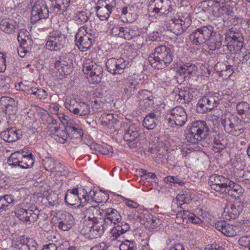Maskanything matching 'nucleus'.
Returning <instances> with one entry per match:
<instances>
[{"mask_svg":"<svg viewBox=\"0 0 250 250\" xmlns=\"http://www.w3.org/2000/svg\"><path fill=\"white\" fill-rule=\"evenodd\" d=\"M234 7V2L232 0H228L226 2L225 5L218 7L219 11V17L221 16L224 14L230 15L231 17L234 16V12H233V8Z\"/></svg>","mask_w":250,"mask_h":250,"instance_id":"obj_42","label":"nucleus"},{"mask_svg":"<svg viewBox=\"0 0 250 250\" xmlns=\"http://www.w3.org/2000/svg\"><path fill=\"white\" fill-rule=\"evenodd\" d=\"M226 140L219 135L214 137L212 146L213 151L215 153L220 152L224 149L226 147Z\"/></svg>","mask_w":250,"mask_h":250,"instance_id":"obj_44","label":"nucleus"},{"mask_svg":"<svg viewBox=\"0 0 250 250\" xmlns=\"http://www.w3.org/2000/svg\"><path fill=\"white\" fill-rule=\"evenodd\" d=\"M52 1L53 2L54 0H52ZM54 1L55 3L52 4V8H53V12L55 14H59L61 10H64L65 9H63V6L62 4L58 3L57 0H54Z\"/></svg>","mask_w":250,"mask_h":250,"instance_id":"obj_60","label":"nucleus"},{"mask_svg":"<svg viewBox=\"0 0 250 250\" xmlns=\"http://www.w3.org/2000/svg\"><path fill=\"white\" fill-rule=\"evenodd\" d=\"M73 54L70 52L62 54L56 61L55 68L62 76L69 74L72 71Z\"/></svg>","mask_w":250,"mask_h":250,"instance_id":"obj_14","label":"nucleus"},{"mask_svg":"<svg viewBox=\"0 0 250 250\" xmlns=\"http://www.w3.org/2000/svg\"><path fill=\"white\" fill-rule=\"evenodd\" d=\"M120 250H136V244L133 241H127L125 243L120 245Z\"/></svg>","mask_w":250,"mask_h":250,"instance_id":"obj_55","label":"nucleus"},{"mask_svg":"<svg viewBox=\"0 0 250 250\" xmlns=\"http://www.w3.org/2000/svg\"><path fill=\"white\" fill-rule=\"evenodd\" d=\"M78 189L73 188L68 189L65 195V202L70 206L77 205L79 204Z\"/></svg>","mask_w":250,"mask_h":250,"instance_id":"obj_34","label":"nucleus"},{"mask_svg":"<svg viewBox=\"0 0 250 250\" xmlns=\"http://www.w3.org/2000/svg\"><path fill=\"white\" fill-rule=\"evenodd\" d=\"M100 214L102 217L108 218L111 222H114V225L121 223L122 217L119 212L113 208H107L101 209Z\"/></svg>","mask_w":250,"mask_h":250,"instance_id":"obj_29","label":"nucleus"},{"mask_svg":"<svg viewBox=\"0 0 250 250\" xmlns=\"http://www.w3.org/2000/svg\"><path fill=\"white\" fill-rule=\"evenodd\" d=\"M244 189L238 184L235 183V205L237 204V208L235 207V209H237L238 212H235V215H239L243 211L244 208L243 199L241 198L243 196Z\"/></svg>","mask_w":250,"mask_h":250,"instance_id":"obj_31","label":"nucleus"},{"mask_svg":"<svg viewBox=\"0 0 250 250\" xmlns=\"http://www.w3.org/2000/svg\"><path fill=\"white\" fill-rule=\"evenodd\" d=\"M113 115L112 114L104 113L102 115V122L103 124L107 125L110 123H113Z\"/></svg>","mask_w":250,"mask_h":250,"instance_id":"obj_59","label":"nucleus"},{"mask_svg":"<svg viewBox=\"0 0 250 250\" xmlns=\"http://www.w3.org/2000/svg\"><path fill=\"white\" fill-rule=\"evenodd\" d=\"M234 116L232 113L229 112L226 114L225 118L223 122L225 131L229 133L233 134L234 128Z\"/></svg>","mask_w":250,"mask_h":250,"instance_id":"obj_37","label":"nucleus"},{"mask_svg":"<svg viewBox=\"0 0 250 250\" xmlns=\"http://www.w3.org/2000/svg\"><path fill=\"white\" fill-rule=\"evenodd\" d=\"M128 59L123 57L110 58L105 63L107 71L112 75H122L130 64Z\"/></svg>","mask_w":250,"mask_h":250,"instance_id":"obj_8","label":"nucleus"},{"mask_svg":"<svg viewBox=\"0 0 250 250\" xmlns=\"http://www.w3.org/2000/svg\"><path fill=\"white\" fill-rule=\"evenodd\" d=\"M192 197L189 192H183L178 194L175 199H174L172 204V208H174V205L177 207L183 208L182 205L183 204H189L192 200Z\"/></svg>","mask_w":250,"mask_h":250,"instance_id":"obj_32","label":"nucleus"},{"mask_svg":"<svg viewBox=\"0 0 250 250\" xmlns=\"http://www.w3.org/2000/svg\"><path fill=\"white\" fill-rule=\"evenodd\" d=\"M55 213V216L58 218L59 229L63 231H66L71 229L74 225V219L70 213L63 211H58Z\"/></svg>","mask_w":250,"mask_h":250,"instance_id":"obj_16","label":"nucleus"},{"mask_svg":"<svg viewBox=\"0 0 250 250\" xmlns=\"http://www.w3.org/2000/svg\"><path fill=\"white\" fill-rule=\"evenodd\" d=\"M99 4L105 6L112 10L116 6V0H99Z\"/></svg>","mask_w":250,"mask_h":250,"instance_id":"obj_57","label":"nucleus"},{"mask_svg":"<svg viewBox=\"0 0 250 250\" xmlns=\"http://www.w3.org/2000/svg\"><path fill=\"white\" fill-rule=\"evenodd\" d=\"M139 107L143 111L149 110L154 104L153 96L147 90H142L138 96Z\"/></svg>","mask_w":250,"mask_h":250,"instance_id":"obj_17","label":"nucleus"},{"mask_svg":"<svg viewBox=\"0 0 250 250\" xmlns=\"http://www.w3.org/2000/svg\"><path fill=\"white\" fill-rule=\"evenodd\" d=\"M98 151L103 155H110L113 153V149L111 146L104 144L98 147Z\"/></svg>","mask_w":250,"mask_h":250,"instance_id":"obj_52","label":"nucleus"},{"mask_svg":"<svg viewBox=\"0 0 250 250\" xmlns=\"http://www.w3.org/2000/svg\"><path fill=\"white\" fill-rule=\"evenodd\" d=\"M243 46V38L235 36V55H238L237 59L242 61L243 63L250 65V52L246 54V49Z\"/></svg>","mask_w":250,"mask_h":250,"instance_id":"obj_18","label":"nucleus"},{"mask_svg":"<svg viewBox=\"0 0 250 250\" xmlns=\"http://www.w3.org/2000/svg\"><path fill=\"white\" fill-rule=\"evenodd\" d=\"M174 99L180 104H188L194 96V91L192 88H186L184 90H177Z\"/></svg>","mask_w":250,"mask_h":250,"instance_id":"obj_26","label":"nucleus"},{"mask_svg":"<svg viewBox=\"0 0 250 250\" xmlns=\"http://www.w3.org/2000/svg\"><path fill=\"white\" fill-rule=\"evenodd\" d=\"M238 243L243 247H248L250 246V237L245 236L241 237L238 240Z\"/></svg>","mask_w":250,"mask_h":250,"instance_id":"obj_62","label":"nucleus"},{"mask_svg":"<svg viewBox=\"0 0 250 250\" xmlns=\"http://www.w3.org/2000/svg\"><path fill=\"white\" fill-rule=\"evenodd\" d=\"M31 94L35 95L37 98L40 99H44L47 97L46 91L42 89L37 88H32L31 89Z\"/></svg>","mask_w":250,"mask_h":250,"instance_id":"obj_51","label":"nucleus"},{"mask_svg":"<svg viewBox=\"0 0 250 250\" xmlns=\"http://www.w3.org/2000/svg\"><path fill=\"white\" fill-rule=\"evenodd\" d=\"M231 181H229V185H226L225 187L226 188L225 189V191L224 193H222V194H225L228 195V196L233 197L234 194V189L233 188L234 187V183L232 182V184H230Z\"/></svg>","mask_w":250,"mask_h":250,"instance_id":"obj_58","label":"nucleus"},{"mask_svg":"<svg viewBox=\"0 0 250 250\" xmlns=\"http://www.w3.org/2000/svg\"><path fill=\"white\" fill-rule=\"evenodd\" d=\"M233 73V66L229 65V66L226 69L222 71V74L220 76H224L226 78H229L231 77Z\"/></svg>","mask_w":250,"mask_h":250,"instance_id":"obj_63","label":"nucleus"},{"mask_svg":"<svg viewBox=\"0 0 250 250\" xmlns=\"http://www.w3.org/2000/svg\"><path fill=\"white\" fill-rule=\"evenodd\" d=\"M18 28V23L12 19L5 18L0 21V29L5 34H13Z\"/></svg>","mask_w":250,"mask_h":250,"instance_id":"obj_24","label":"nucleus"},{"mask_svg":"<svg viewBox=\"0 0 250 250\" xmlns=\"http://www.w3.org/2000/svg\"><path fill=\"white\" fill-rule=\"evenodd\" d=\"M96 9L97 15L101 21L107 20L112 10L106 6L99 4V1L97 2Z\"/></svg>","mask_w":250,"mask_h":250,"instance_id":"obj_40","label":"nucleus"},{"mask_svg":"<svg viewBox=\"0 0 250 250\" xmlns=\"http://www.w3.org/2000/svg\"><path fill=\"white\" fill-rule=\"evenodd\" d=\"M208 130L205 121H194L185 131L186 139L189 143L197 144L208 135Z\"/></svg>","mask_w":250,"mask_h":250,"instance_id":"obj_2","label":"nucleus"},{"mask_svg":"<svg viewBox=\"0 0 250 250\" xmlns=\"http://www.w3.org/2000/svg\"><path fill=\"white\" fill-rule=\"evenodd\" d=\"M21 152V159L20 167L24 169L31 167L34 163V156L32 153L23 154Z\"/></svg>","mask_w":250,"mask_h":250,"instance_id":"obj_41","label":"nucleus"},{"mask_svg":"<svg viewBox=\"0 0 250 250\" xmlns=\"http://www.w3.org/2000/svg\"><path fill=\"white\" fill-rule=\"evenodd\" d=\"M214 226L217 229L228 237H233L234 235L233 226L227 224L225 221H217Z\"/></svg>","mask_w":250,"mask_h":250,"instance_id":"obj_30","label":"nucleus"},{"mask_svg":"<svg viewBox=\"0 0 250 250\" xmlns=\"http://www.w3.org/2000/svg\"><path fill=\"white\" fill-rule=\"evenodd\" d=\"M21 156V152L20 151L12 153L7 160L8 165L12 168L17 166L20 167Z\"/></svg>","mask_w":250,"mask_h":250,"instance_id":"obj_45","label":"nucleus"},{"mask_svg":"<svg viewBox=\"0 0 250 250\" xmlns=\"http://www.w3.org/2000/svg\"><path fill=\"white\" fill-rule=\"evenodd\" d=\"M148 10L151 14L167 15L172 11L171 1L169 0H150Z\"/></svg>","mask_w":250,"mask_h":250,"instance_id":"obj_15","label":"nucleus"},{"mask_svg":"<svg viewBox=\"0 0 250 250\" xmlns=\"http://www.w3.org/2000/svg\"><path fill=\"white\" fill-rule=\"evenodd\" d=\"M57 165L54 171L60 173L61 175H65L68 171L67 168L59 162Z\"/></svg>","mask_w":250,"mask_h":250,"instance_id":"obj_64","label":"nucleus"},{"mask_svg":"<svg viewBox=\"0 0 250 250\" xmlns=\"http://www.w3.org/2000/svg\"><path fill=\"white\" fill-rule=\"evenodd\" d=\"M123 94L128 98L138 92L140 94L141 92L139 91L140 88L139 82L135 79L125 80L124 83Z\"/></svg>","mask_w":250,"mask_h":250,"instance_id":"obj_23","label":"nucleus"},{"mask_svg":"<svg viewBox=\"0 0 250 250\" xmlns=\"http://www.w3.org/2000/svg\"><path fill=\"white\" fill-rule=\"evenodd\" d=\"M200 7H202L203 11L208 14L212 13L216 17H219L218 7L212 1L210 0L204 1L201 3Z\"/></svg>","mask_w":250,"mask_h":250,"instance_id":"obj_35","label":"nucleus"},{"mask_svg":"<svg viewBox=\"0 0 250 250\" xmlns=\"http://www.w3.org/2000/svg\"><path fill=\"white\" fill-rule=\"evenodd\" d=\"M0 104L3 108H4L7 114H11L13 108L16 106L17 103L11 97L3 96L0 99Z\"/></svg>","mask_w":250,"mask_h":250,"instance_id":"obj_36","label":"nucleus"},{"mask_svg":"<svg viewBox=\"0 0 250 250\" xmlns=\"http://www.w3.org/2000/svg\"><path fill=\"white\" fill-rule=\"evenodd\" d=\"M211 188L216 192L224 193L225 191V186L227 184L229 180L222 175L213 174L209 178Z\"/></svg>","mask_w":250,"mask_h":250,"instance_id":"obj_19","label":"nucleus"},{"mask_svg":"<svg viewBox=\"0 0 250 250\" xmlns=\"http://www.w3.org/2000/svg\"><path fill=\"white\" fill-rule=\"evenodd\" d=\"M99 212H100L98 209L94 206H90L86 208L84 212L85 221L93 223V222L98 221L99 219L96 215H98Z\"/></svg>","mask_w":250,"mask_h":250,"instance_id":"obj_38","label":"nucleus"},{"mask_svg":"<svg viewBox=\"0 0 250 250\" xmlns=\"http://www.w3.org/2000/svg\"><path fill=\"white\" fill-rule=\"evenodd\" d=\"M1 138L7 142H13L21 138L22 132L16 127L7 128L0 133Z\"/></svg>","mask_w":250,"mask_h":250,"instance_id":"obj_21","label":"nucleus"},{"mask_svg":"<svg viewBox=\"0 0 250 250\" xmlns=\"http://www.w3.org/2000/svg\"><path fill=\"white\" fill-rule=\"evenodd\" d=\"M104 232V230L101 228V225L99 224V220L93 222L89 235V238L93 239L100 237L103 234Z\"/></svg>","mask_w":250,"mask_h":250,"instance_id":"obj_43","label":"nucleus"},{"mask_svg":"<svg viewBox=\"0 0 250 250\" xmlns=\"http://www.w3.org/2000/svg\"><path fill=\"white\" fill-rule=\"evenodd\" d=\"M173 56L170 49L166 45L156 47L154 52L148 57L151 66L157 69H162L172 61Z\"/></svg>","mask_w":250,"mask_h":250,"instance_id":"obj_1","label":"nucleus"},{"mask_svg":"<svg viewBox=\"0 0 250 250\" xmlns=\"http://www.w3.org/2000/svg\"><path fill=\"white\" fill-rule=\"evenodd\" d=\"M103 69L100 65L95 62L87 60L83 64V72L91 78L94 83H98L101 81L103 75Z\"/></svg>","mask_w":250,"mask_h":250,"instance_id":"obj_13","label":"nucleus"},{"mask_svg":"<svg viewBox=\"0 0 250 250\" xmlns=\"http://www.w3.org/2000/svg\"><path fill=\"white\" fill-rule=\"evenodd\" d=\"M40 210L36 207L31 206L28 209L18 207L15 213L19 219L25 225H30L35 222L39 217Z\"/></svg>","mask_w":250,"mask_h":250,"instance_id":"obj_10","label":"nucleus"},{"mask_svg":"<svg viewBox=\"0 0 250 250\" xmlns=\"http://www.w3.org/2000/svg\"><path fill=\"white\" fill-rule=\"evenodd\" d=\"M191 20L189 14L186 13V17L181 19H171L166 23L167 29L178 36L183 34L191 25Z\"/></svg>","mask_w":250,"mask_h":250,"instance_id":"obj_6","label":"nucleus"},{"mask_svg":"<svg viewBox=\"0 0 250 250\" xmlns=\"http://www.w3.org/2000/svg\"><path fill=\"white\" fill-rule=\"evenodd\" d=\"M213 28L211 25L202 26L193 31L189 36L191 42L195 45L202 44L206 42H215L221 41L219 34H213Z\"/></svg>","mask_w":250,"mask_h":250,"instance_id":"obj_3","label":"nucleus"},{"mask_svg":"<svg viewBox=\"0 0 250 250\" xmlns=\"http://www.w3.org/2000/svg\"><path fill=\"white\" fill-rule=\"evenodd\" d=\"M66 107L70 112L80 116L87 115L90 112V107L85 103H80L76 106L71 103Z\"/></svg>","mask_w":250,"mask_h":250,"instance_id":"obj_27","label":"nucleus"},{"mask_svg":"<svg viewBox=\"0 0 250 250\" xmlns=\"http://www.w3.org/2000/svg\"><path fill=\"white\" fill-rule=\"evenodd\" d=\"M89 15V12L86 11H82L78 12L77 14L78 22L81 24H84L87 21Z\"/></svg>","mask_w":250,"mask_h":250,"instance_id":"obj_50","label":"nucleus"},{"mask_svg":"<svg viewBox=\"0 0 250 250\" xmlns=\"http://www.w3.org/2000/svg\"><path fill=\"white\" fill-rule=\"evenodd\" d=\"M99 219V223L100 225H101V228L104 230V231L108 229L109 227H111L112 225H114V222H111L108 218H105V217H103L102 218H100Z\"/></svg>","mask_w":250,"mask_h":250,"instance_id":"obj_54","label":"nucleus"},{"mask_svg":"<svg viewBox=\"0 0 250 250\" xmlns=\"http://www.w3.org/2000/svg\"><path fill=\"white\" fill-rule=\"evenodd\" d=\"M166 119L170 127H181L187 122V114L183 107L178 106L167 111Z\"/></svg>","mask_w":250,"mask_h":250,"instance_id":"obj_5","label":"nucleus"},{"mask_svg":"<svg viewBox=\"0 0 250 250\" xmlns=\"http://www.w3.org/2000/svg\"><path fill=\"white\" fill-rule=\"evenodd\" d=\"M228 66L229 65H227L224 62H218L215 64L214 69L217 72L219 73L220 76L222 74V71L226 69Z\"/></svg>","mask_w":250,"mask_h":250,"instance_id":"obj_61","label":"nucleus"},{"mask_svg":"<svg viewBox=\"0 0 250 250\" xmlns=\"http://www.w3.org/2000/svg\"><path fill=\"white\" fill-rule=\"evenodd\" d=\"M49 11L45 5H37L32 7L31 13V22L35 23L39 20L48 17Z\"/></svg>","mask_w":250,"mask_h":250,"instance_id":"obj_20","label":"nucleus"},{"mask_svg":"<svg viewBox=\"0 0 250 250\" xmlns=\"http://www.w3.org/2000/svg\"><path fill=\"white\" fill-rule=\"evenodd\" d=\"M238 115L241 116V118L237 117L238 120L241 122L246 117L245 113L248 111L249 105L246 102H241L238 104L236 107Z\"/></svg>","mask_w":250,"mask_h":250,"instance_id":"obj_47","label":"nucleus"},{"mask_svg":"<svg viewBox=\"0 0 250 250\" xmlns=\"http://www.w3.org/2000/svg\"><path fill=\"white\" fill-rule=\"evenodd\" d=\"M75 44L79 49L85 51L90 49L95 42L94 36L86 32L84 26L81 27L75 35Z\"/></svg>","mask_w":250,"mask_h":250,"instance_id":"obj_9","label":"nucleus"},{"mask_svg":"<svg viewBox=\"0 0 250 250\" xmlns=\"http://www.w3.org/2000/svg\"><path fill=\"white\" fill-rule=\"evenodd\" d=\"M70 130L67 132L69 137L71 139L81 138L83 136V131L80 126L77 125L75 128H72Z\"/></svg>","mask_w":250,"mask_h":250,"instance_id":"obj_49","label":"nucleus"},{"mask_svg":"<svg viewBox=\"0 0 250 250\" xmlns=\"http://www.w3.org/2000/svg\"><path fill=\"white\" fill-rule=\"evenodd\" d=\"M15 248L19 250H30L27 244V239L24 236H21L16 238V240L13 242Z\"/></svg>","mask_w":250,"mask_h":250,"instance_id":"obj_46","label":"nucleus"},{"mask_svg":"<svg viewBox=\"0 0 250 250\" xmlns=\"http://www.w3.org/2000/svg\"><path fill=\"white\" fill-rule=\"evenodd\" d=\"M197 67L195 64L187 63L181 66L177 70V73L180 75H184L185 77H193L196 75Z\"/></svg>","mask_w":250,"mask_h":250,"instance_id":"obj_33","label":"nucleus"},{"mask_svg":"<svg viewBox=\"0 0 250 250\" xmlns=\"http://www.w3.org/2000/svg\"><path fill=\"white\" fill-rule=\"evenodd\" d=\"M129 217L130 219H139L140 223L146 228L152 230L160 228L162 225V221L160 219L150 214H141L139 215L138 212L135 211L129 215Z\"/></svg>","mask_w":250,"mask_h":250,"instance_id":"obj_11","label":"nucleus"},{"mask_svg":"<svg viewBox=\"0 0 250 250\" xmlns=\"http://www.w3.org/2000/svg\"><path fill=\"white\" fill-rule=\"evenodd\" d=\"M58 163L52 157H45L42 160V164L44 168L46 170L51 171L54 170L56 166H58Z\"/></svg>","mask_w":250,"mask_h":250,"instance_id":"obj_48","label":"nucleus"},{"mask_svg":"<svg viewBox=\"0 0 250 250\" xmlns=\"http://www.w3.org/2000/svg\"><path fill=\"white\" fill-rule=\"evenodd\" d=\"M226 46L231 54L234 52V30L233 27L227 31L225 34Z\"/></svg>","mask_w":250,"mask_h":250,"instance_id":"obj_39","label":"nucleus"},{"mask_svg":"<svg viewBox=\"0 0 250 250\" xmlns=\"http://www.w3.org/2000/svg\"><path fill=\"white\" fill-rule=\"evenodd\" d=\"M114 226L110 230V238L112 240H117L120 236L126 233L130 229L129 225L125 222L114 225Z\"/></svg>","mask_w":250,"mask_h":250,"instance_id":"obj_25","label":"nucleus"},{"mask_svg":"<svg viewBox=\"0 0 250 250\" xmlns=\"http://www.w3.org/2000/svg\"><path fill=\"white\" fill-rule=\"evenodd\" d=\"M97 194L98 193L94 190H91L88 193L87 191L84 188L78 189V195H79L80 204L78 205V207L80 208L81 207H83L85 206L90 199H92V200L95 201L97 202H103V201H96L97 200L96 198Z\"/></svg>","mask_w":250,"mask_h":250,"instance_id":"obj_22","label":"nucleus"},{"mask_svg":"<svg viewBox=\"0 0 250 250\" xmlns=\"http://www.w3.org/2000/svg\"><path fill=\"white\" fill-rule=\"evenodd\" d=\"M245 166V164L244 162L241 161L239 163L237 161L236 163H235V168L237 169V171H235V174H237V175H236V176L243 178L246 171L244 170Z\"/></svg>","mask_w":250,"mask_h":250,"instance_id":"obj_53","label":"nucleus"},{"mask_svg":"<svg viewBox=\"0 0 250 250\" xmlns=\"http://www.w3.org/2000/svg\"><path fill=\"white\" fill-rule=\"evenodd\" d=\"M161 116L159 114L151 112L145 117L143 125L148 129H154L160 123Z\"/></svg>","mask_w":250,"mask_h":250,"instance_id":"obj_28","label":"nucleus"},{"mask_svg":"<svg viewBox=\"0 0 250 250\" xmlns=\"http://www.w3.org/2000/svg\"><path fill=\"white\" fill-rule=\"evenodd\" d=\"M92 227V223H88L87 221L83 223L82 229L81 230V233L88 238H89L90 233L91 232V228Z\"/></svg>","mask_w":250,"mask_h":250,"instance_id":"obj_56","label":"nucleus"},{"mask_svg":"<svg viewBox=\"0 0 250 250\" xmlns=\"http://www.w3.org/2000/svg\"><path fill=\"white\" fill-rule=\"evenodd\" d=\"M141 130L139 127L134 124L129 126L125 130L124 139L127 143L130 148H135L141 146Z\"/></svg>","mask_w":250,"mask_h":250,"instance_id":"obj_12","label":"nucleus"},{"mask_svg":"<svg viewBox=\"0 0 250 250\" xmlns=\"http://www.w3.org/2000/svg\"><path fill=\"white\" fill-rule=\"evenodd\" d=\"M224 95L221 91L209 93L199 99L197 104V111L199 113L210 111L220 104Z\"/></svg>","mask_w":250,"mask_h":250,"instance_id":"obj_4","label":"nucleus"},{"mask_svg":"<svg viewBox=\"0 0 250 250\" xmlns=\"http://www.w3.org/2000/svg\"><path fill=\"white\" fill-rule=\"evenodd\" d=\"M67 42V36L61 31L55 30L50 32L47 38L46 48L51 51H59Z\"/></svg>","mask_w":250,"mask_h":250,"instance_id":"obj_7","label":"nucleus"}]
</instances>
